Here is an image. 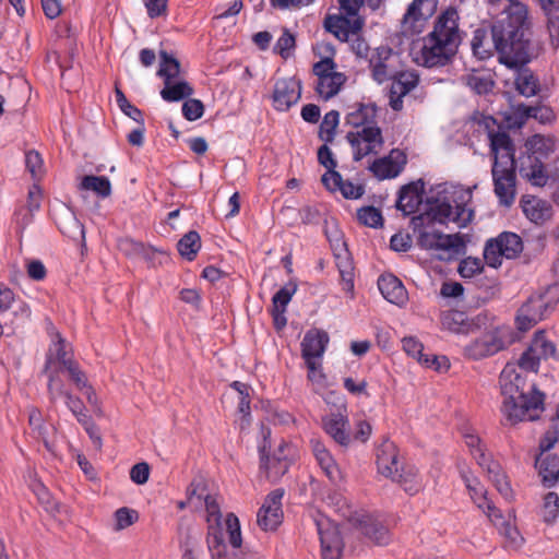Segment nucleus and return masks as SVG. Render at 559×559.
<instances>
[{"label": "nucleus", "instance_id": "obj_1", "mask_svg": "<svg viewBox=\"0 0 559 559\" xmlns=\"http://www.w3.org/2000/svg\"><path fill=\"white\" fill-rule=\"evenodd\" d=\"M479 127L484 129L489 141L490 153L493 157L491 176L493 191L501 205L510 206L516 193L515 147L509 135L507 127L497 122L491 116H485L479 120Z\"/></svg>", "mask_w": 559, "mask_h": 559}, {"label": "nucleus", "instance_id": "obj_2", "mask_svg": "<svg viewBox=\"0 0 559 559\" xmlns=\"http://www.w3.org/2000/svg\"><path fill=\"white\" fill-rule=\"evenodd\" d=\"M461 40L457 11L449 8L438 16L429 34L413 41L409 56L414 63L424 68L445 67L457 52Z\"/></svg>", "mask_w": 559, "mask_h": 559}, {"label": "nucleus", "instance_id": "obj_3", "mask_svg": "<svg viewBox=\"0 0 559 559\" xmlns=\"http://www.w3.org/2000/svg\"><path fill=\"white\" fill-rule=\"evenodd\" d=\"M499 384L503 396L501 412L509 423L533 421L539 418L544 412L545 395L535 385L525 391L526 378L514 362L504 366Z\"/></svg>", "mask_w": 559, "mask_h": 559}, {"label": "nucleus", "instance_id": "obj_4", "mask_svg": "<svg viewBox=\"0 0 559 559\" xmlns=\"http://www.w3.org/2000/svg\"><path fill=\"white\" fill-rule=\"evenodd\" d=\"M471 188L442 185L438 187L437 195L428 200L425 213L427 221L457 228L466 227L473 218L474 211L467 205L472 201Z\"/></svg>", "mask_w": 559, "mask_h": 559}, {"label": "nucleus", "instance_id": "obj_5", "mask_svg": "<svg viewBox=\"0 0 559 559\" xmlns=\"http://www.w3.org/2000/svg\"><path fill=\"white\" fill-rule=\"evenodd\" d=\"M206 510L207 536L206 544L212 559H229L225 535L234 549L242 544L240 523L234 513H228L223 522L221 503L215 496H204Z\"/></svg>", "mask_w": 559, "mask_h": 559}, {"label": "nucleus", "instance_id": "obj_6", "mask_svg": "<svg viewBox=\"0 0 559 559\" xmlns=\"http://www.w3.org/2000/svg\"><path fill=\"white\" fill-rule=\"evenodd\" d=\"M556 150V141L551 136L535 134L526 140L525 153L518 157V171L521 177L536 187L547 185L549 175L545 160Z\"/></svg>", "mask_w": 559, "mask_h": 559}, {"label": "nucleus", "instance_id": "obj_7", "mask_svg": "<svg viewBox=\"0 0 559 559\" xmlns=\"http://www.w3.org/2000/svg\"><path fill=\"white\" fill-rule=\"evenodd\" d=\"M559 301V285L547 286L544 290L530 296L518 311V329L526 332L547 318Z\"/></svg>", "mask_w": 559, "mask_h": 559}, {"label": "nucleus", "instance_id": "obj_8", "mask_svg": "<svg viewBox=\"0 0 559 559\" xmlns=\"http://www.w3.org/2000/svg\"><path fill=\"white\" fill-rule=\"evenodd\" d=\"M516 337L512 328L499 325L467 343L463 347V355L471 360H481L506 349Z\"/></svg>", "mask_w": 559, "mask_h": 559}, {"label": "nucleus", "instance_id": "obj_9", "mask_svg": "<svg viewBox=\"0 0 559 559\" xmlns=\"http://www.w3.org/2000/svg\"><path fill=\"white\" fill-rule=\"evenodd\" d=\"M312 71L317 76L316 91L324 100L337 95L347 80L343 72L336 70L335 62L329 57L316 62Z\"/></svg>", "mask_w": 559, "mask_h": 559}, {"label": "nucleus", "instance_id": "obj_10", "mask_svg": "<svg viewBox=\"0 0 559 559\" xmlns=\"http://www.w3.org/2000/svg\"><path fill=\"white\" fill-rule=\"evenodd\" d=\"M437 10V0H413L408 5L401 24L406 36L420 34Z\"/></svg>", "mask_w": 559, "mask_h": 559}, {"label": "nucleus", "instance_id": "obj_11", "mask_svg": "<svg viewBox=\"0 0 559 559\" xmlns=\"http://www.w3.org/2000/svg\"><path fill=\"white\" fill-rule=\"evenodd\" d=\"M313 521L321 543L322 559H341L344 544L337 526L321 513Z\"/></svg>", "mask_w": 559, "mask_h": 559}, {"label": "nucleus", "instance_id": "obj_12", "mask_svg": "<svg viewBox=\"0 0 559 559\" xmlns=\"http://www.w3.org/2000/svg\"><path fill=\"white\" fill-rule=\"evenodd\" d=\"M347 140L354 148L355 160H360L370 154H378L383 146L382 132L376 126H365L356 132H349Z\"/></svg>", "mask_w": 559, "mask_h": 559}, {"label": "nucleus", "instance_id": "obj_13", "mask_svg": "<svg viewBox=\"0 0 559 559\" xmlns=\"http://www.w3.org/2000/svg\"><path fill=\"white\" fill-rule=\"evenodd\" d=\"M487 316L485 313H478L474 317L467 316L463 311L459 310H447L441 312L440 322L443 330H447L454 334H472L476 331L486 328Z\"/></svg>", "mask_w": 559, "mask_h": 559}, {"label": "nucleus", "instance_id": "obj_14", "mask_svg": "<svg viewBox=\"0 0 559 559\" xmlns=\"http://www.w3.org/2000/svg\"><path fill=\"white\" fill-rule=\"evenodd\" d=\"M328 342L329 336L324 331L311 330L304 336L301 353L309 369L308 378L311 381L317 378V370L320 367L317 359H320L324 354Z\"/></svg>", "mask_w": 559, "mask_h": 559}, {"label": "nucleus", "instance_id": "obj_15", "mask_svg": "<svg viewBox=\"0 0 559 559\" xmlns=\"http://www.w3.org/2000/svg\"><path fill=\"white\" fill-rule=\"evenodd\" d=\"M283 489H275L265 498L257 514V523L263 531H274L282 523Z\"/></svg>", "mask_w": 559, "mask_h": 559}, {"label": "nucleus", "instance_id": "obj_16", "mask_svg": "<svg viewBox=\"0 0 559 559\" xmlns=\"http://www.w3.org/2000/svg\"><path fill=\"white\" fill-rule=\"evenodd\" d=\"M14 304V294L11 289L0 286V336L3 334V325L15 324L17 320L24 321L31 317V309L24 301L14 305V310H8Z\"/></svg>", "mask_w": 559, "mask_h": 559}, {"label": "nucleus", "instance_id": "obj_17", "mask_svg": "<svg viewBox=\"0 0 559 559\" xmlns=\"http://www.w3.org/2000/svg\"><path fill=\"white\" fill-rule=\"evenodd\" d=\"M301 96L300 81L295 78L280 79L273 91V106L276 110L285 111L295 105Z\"/></svg>", "mask_w": 559, "mask_h": 559}, {"label": "nucleus", "instance_id": "obj_18", "mask_svg": "<svg viewBox=\"0 0 559 559\" xmlns=\"http://www.w3.org/2000/svg\"><path fill=\"white\" fill-rule=\"evenodd\" d=\"M533 51L531 47V39L528 38V58L524 62H519L514 66L506 64L509 69H513L514 73V86L518 93L524 97L535 96L540 88L539 80L537 76L525 67L526 63L532 59Z\"/></svg>", "mask_w": 559, "mask_h": 559}, {"label": "nucleus", "instance_id": "obj_19", "mask_svg": "<svg viewBox=\"0 0 559 559\" xmlns=\"http://www.w3.org/2000/svg\"><path fill=\"white\" fill-rule=\"evenodd\" d=\"M407 162L404 152L393 148L388 156L376 159L369 169L379 179L395 178L403 170Z\"/></svg>", "mask_w": 559, "mask_h": 559}, {"label": "nucleus", "instance_id": "obj_20", "mask_svg": "<svg viewBox=\"0 0 559 559\" xmlns=\"http://www.w3.org/2000/svg\"><path fill=\"white\" fill-rule=\"evenodd\" d=\"M461 475L473 501L487 514L492 523L498 525V521L501 520L502 516L497 508L488 500L487 491L484 486L469 473L462 472Z\"/></svg>", "mask_w": 559, "mask_h": 559}, {"label": "nucleus", "instance_id": "obj_21", "mask_svg": "<svg viewBox=\"0 0 559 559\" xmlns=\"http://www.w3.org/2000/svg\"><path fill=\"white\" fill-rule=\"evenodd\" d=\"M418 246L429 251L449 252L461 246V237L459 235H447L438 230L424 229L419 233Z\"/></svg>", "mask_w": 559, "mask_h": 559}, {"label": "nucleus", "instance_id": "obj_22", "mask_svg": "<svg viewBox=\"0 0 559 559\" xmlns=\"http://www.w3.org/2000/svg\"><path fill=\"white\" fill-rule=\"evenodd\" d=\"M393 50L390 47L381 46L372 50L369 57V66L374 81L383 83L394 76L392 64Z\"/></svg>", "mask_w": 559, "mask_h": 559}, {"label": "nucleus", "instance_id": "obj_23", "mask_svg": "<svg viewBox=\"0 0 559 559\" xmlns=\"http://www.w3.org/2000/svg\"><path fill=\"white\" fill-rule=\"evenodd\" d=\"M377 467L378 472L391 479H395L399 468L402 464L399 461V452L396 445L389 440H385L377 449Z\"/></svg>", "mask_w": 559, "mask_h": 559}, {"label": "nucleus", "instance_id": "obj_24", "mask_svg": "<svg viewBox=\"0 0 559 559\" xmlns=\"http://www.w3.org/2000/svg\"><path fill=\"white\" fill-rule=\"evenodd\" d=\"M310 444L312 453L326 477L335 485L341 483L343 479L342 472L323 442L312 438Z\"/></svg>", "mask_w": 559, "mask_h": 559}, {"label": "nucleus", "instance_id": "obj_25", "mask_svg": "<svg viewBox=\"0 0 559 559\" xmlns=\"http://www.w3.org/2000/svg\"><path fill=\"white\" fill-rule=\"evenodd\" d=\"M324 27L341 41H347L349 35H356L362 27L360 19L350 21L345 16L329 15L324 20Z\"/></svg>", "mask_w": 559, "mask_h": 559}, {"label": "nucleus", "instance_id": "obj_26", "mask_svg": "<svg viewBox=\"0 0 559 559\" xmlns=\"http://www.w3.org/2000/svg\"><path fill=\"white\" fill-rule=\"evenodd\" d=\"M382 296L391 304L403 306L407 301V292L403 283L393 274H383L378 280Z\"/></svg>", "mask_w": 559, "mask_h": 559}, {"label": "nucleus", "instance_id": "obj_27", "mask_svg": "<svg viewBox=\"0 0 559 559\" xmlns=\"http://www.w3.org/2000/svg\"><path fill=\"white\" fill-rule=\"evenodd\" d=\"M348 419L341 413H333L323 418V429L341 445L349 443V433L347 431Z\"/></svg>", "mask_w": 559, "mask_h": 559}, {"label": "nucleus", "instance_id": "obj_28", "mask_svg": "<svg viewBox=\"0 0 559 559\" xmlns=\"http://www.w3.org/2000/svg\"><path fill=\"white\" fill-rule=\"evenodd\" d=\"M522 210L525 216L533 223L542 225L551 218V205L538 198L532 197L522 201Z\"/></svg>", "mask_w": 559, "mask_h": 559}, {"label": "nucleus", "instance_id": "obj_29", "mask_svg": "<svg viewBox=\"0 0 559 559\" xmlns=\"http://www.w3.org/2000/svg\"><path fill=\"white\" fill-rule=\"evenodd\" d=\"M69 362H74V360L68 356L64 340L59 334H56V340H52V343L47 353L44 369L50 370L53 368H59V371H63Z\"/></svg>", "mask_w": 559, "mask_h": 559}, {"label": "nucleus", "instance_id": "obj_30", "mask_svg": "<svg viewBox=\"0 0 559 559\" xmlns=\"http://www.w3.org/2000/svg\"><path fill=\"white\" fill-rule=\"evenodd\" d=\"M463 83L476 94H488L492 91L495 81L488 70H472L462 76Z\"/></svg>", "mask_w": 559, "mask_h": 559}, {"label": "nucleus", "instance_id": "obj_31", "mask_svg": "<svg viewBox=\"0 0 559 559\" xmlns=\"http://www.w3.org/2000/svg\"><path fill=\"white\" fill-rule=\"evenodd\" d=\"M361 532L377 545H386L390 542V534L379 521L370 515H362L357 520Z\"/></svg>", "mask_w": 559, "mask_h": 559}, {"label": "nucleus", "instance_id": "obj_32", "mask_svg": "<svg viewBox=\"0 0 559 559\" xmlns=\"http://www.w3.org/2000/svg\"><path fill=\"white\" fill-rule=\"evenodd\" d=\"M536 468L546 487H552L559 480V456L546 455L537 457Z\"/></svg>", "mask_w": 559, "mask_h": 559}, {"label": "nucleus", "instance_id": "obj_33", "mask_svg": "<svg viewBox=\"0 0 559 559\" xmlns=\"http://www.w3.org/2000/svg\"><path fill=\"white\" fill-rule=\"evenodd\" d=\"M421 203V195L417 183L404 186L396 202V207L404 213L411 215L416 212Z\"/></svg>", "mask_w": 559, "mask_h": 559}, {"label": "nucleus", "instance_id": "obj_34", "mask_svg": "<svg viewBox=\"0 0 559 559\" xmlns=\"http://www.w3.org/2000/svg\"><path fill=\"white\" fill-rule=\"evenodd\" d=\"M336 266L341 276V285L344 292L354 293V266L349 259L348 251H338L334 253Z\"/></svg>", "mask_w": 559, "mask_h": 559}, {"label": "nucleus", "instance_id": "obj_35", "mask_svg": "<svg viewBox=\"0 0 559 559\" xmlns=\"http://www.w3.org/2000/svg\"><path fill=\"white\" fill-rule=\"evenodd\" d=\"M393 480L397 481L403 487L405 492L409 495H415L423 488V483L418 475V471L415 466L412 465H402L399 468L396 478Z\"/></svg>", "mask_w": 559, "mask_h": 559}, {"label": "nucleus", "instance_id": "obj_36", "mask_svg": "<svg viewBox=\"0 0 559 559\" xmlns=\"http://www.w3.org/2000/svg\"><path fill=\"white\" fill-rule=\"evenodd\" d=\"M193 94V88L187 81H167L160 91V96L165 102H179Z\"/></svg>", "mask_w": 559, "mask_h": 559}, {"label": "nucleus", "instance_id": "obj_37", "mask_svg": "<svg viewBox=\"0 0 559 559\" xmlns=\"http://www.w3.org/2000/svg\"><path fill=\"white\" fill-rule=\"evenodd\" d=\"M484 469L487 471L489 478L493 481L497 490L506 498L511 499L513 497V492L508 481L506 475L503 474L501 466L496 461H490Z\"/></svg>", "mask_w": 559, "mask_h": 559}, {"label": "nucleus", "instance_id": "obj_38", "mask_svg": "<svg viewBox=\"0 0 559 559\" xmlns=\"http://www.w3.org/2000/svg\"><path fill=\"white\" fill-rule=\"evenodd\" d=\"M288 467L289 462L286 457L273 456L264 459L262 456L261 459V468L265 473V477L271 481L278 480L288 471Z\"/></svg>", "mask_w": 559, "mask_h": 559}, {"label": "nucleus", "instance_id": "obj_39", "mask_svg": "<svg viewBox=\"0 0 559 559\" xmlns=\"http://www.w3.org/2000/svg\"><path fill=\"white\" fill-rule=\"evenodd\" d=\"M80 189L93 191L100 198H107L111 193V183L107 177L87 175L82 178Z\"/></svg>", "mask_w": 559, "mask_h": 559}, {"label": "nucleus", "instance_id": "obj_40", "mask_svg": "<svg viewBox=\"0 0 559 559\" xmlns=\"http://www.w3.org/2000/svg\"><path fill=\"white\" fill-rule=\"evenodd\" d=\"M44 372L48 377L47 391L51 403H55L58 399H66L71 392L66 389L63 380L60 378L59 368L45 370Z\"/></svg>", "mask_w": 559, "mask_h": 559}, {"label": "nucleus", "instance_id": "obj_41", "mask_svg": "<svg viewBox=\"0 0 559 559\" xmlns=\"http://www.w3.org/2000/svg\"><path fill=\"white\" fill-rule=\"evenodd\" d=\"M403 349L405 353L413 358L417 359L420 364H425L427 366L437 365L436 369H440V365L438 362V358L436 356L430 359L428 356L423 354L424 346L423 344L415 337L408 336L402 340Z\"/></svg>", "mask_w": 559, "mask_h": 559}, {"label": "nucleus", "instance_id": "obj_42", "mask_svg": "<svg viewBox=\"0 0 559 559\" xmlns=\"http://www.w3.org/2000/svg\"><path fill=\"white\" fill-rule=\"evenodd\" d=\"M501 247L504 258H515L522 251V240L513 233H502L497 238H492Z\"/></svg>", "mask_w": 559, "mask_h": 559}, {"label": "nucleus", "instance_id": "obj_43", "mask_svg": "<svg viewBox=\"0 0 559 559\" xmlns=\"http://www.w3.org/2000/svg\"><path fill=\"white\" fill-rule=\"evenodd\" d=\"M60 231L73 240L84 241L85 233L81 222L72 214L68 213L58 224Z\"/></svg>", "mask_w": 559, "mask_h": 559}, {"label": "nucleus", "instance_id": "obj_44", "mask_svg": "<svg viewBox=\"0 0 559 559\" xmlns=\"http://www.w3.org/2000/svg\"><path fill=\"white\" fill-rule=\"evenodd\" d=\"M179 253L191 261L201 248V239L197 231L187 233L177 243Z\"/></svg>", "mask_w": 559, "mask_h": 559}, {"label": "nucleus", "instance_id": "obj_45", "mask_svg": "<svg viewBox=\"0 0 559 559\" xmlns=\"http://www.w3.org/2000/svg\"><path fill=\"white\" fill-rule=\"evenodd\" d=\"M159 57L160 63L157 75L164 79V83L167 81H174L180 72L179 61L164 50L159 52Z\"/></svg>", "mask_w": 559, "mask_h": 559}, {"label": "nucleus", "instance_id": "obj_46", "mask_svg": "<svg viewBox=\"0 0 559 559\" xmlns=\"http://www.w3.org/2000/svg\"><path fill=\"white\" fill-rule=\"evenodd\" d=\"M465 443L471 450L472 455L477 461L480 467H485L490 461H493L489 454L486 453L485 448L479 439V437L475 433H466L464 436Z\"/></svg>", "mask_w": 559, "mask_h": 559}, {"label": "nucleus", "instance_id": "obj_47", "mask_svg": "<svg viewBox=\"0 0 559 559\" xmlns=\"http://www.w3.org/2000/svg\"><path fill=\"white\" fill-rule=\"evenodd\" d=\"M340 114L336 110H331L325 114L320 124L319 136L324 142H332L335 135V130L338 126Z\"/></svg>", "mask_w": 559, "mask_h": 559}, {"label": "nucleus", "instance_id": "obj_48", "mask_svg": "<svg viewBox=\"0 0 559 559\" xmlns=\"http://www.w3.org/2000/svg\"><path fill=\"white\" fill-rule=\"evenodd\" d=\"M530 347L540 360L552 357L556 353L555 345L546 338L543 332L535 334Z\"/></svg>", "mask_w": 559, "mask_h": 559}, {"label": "nucleus", "instance_id": "obj_49", "mask_svg": "<svg viewBox=\"0 0 559 559\" xmlns=\"http://www.w3.org/2000/svg\"><path fill=\"white\" fill-rule=\"evenodd\" d=\"M28 425L32 430L34 438L41 440L45 445H48L47 441V427L44 423L43 415L39 409L31 408L28 412Z\"/></svg>", "mask_w": 559, "mask_h": 559}, {"label": "nucleus", "instance_id": "obj_50", "mask_svg": "<svg viewBox=\"0 0 559 559\" xmlns=\"http://www.w3.org/2000/svg\"><path fill=\"white\" fill-rule=\"evenodd\" d=\"M418 82V74L414 72H403L392 84V94L406 95L417 86Z\"/></svg>", "mask_w": 559, "mask_h": 559}, {"label": "nucleus", "instance_id": "obj_51", "mask_svg": "<svg viewBox=\"0 0 559 559\" xmlns=\"http://www.w3.org/2000/svg\"><path fill=\"white\" fill-rule=\"evenodd\" d=\"M374 116V108L372 106L368 105H361L359 108L355 109L354 111H350L346 120L349 124H353L357 128L365 126H370L369 121Z\"/></svg>", "mask_w": 559, "mask_h": 559}, {"label": "nucleus", "instance_id": "obj_52", "mask_svg": "<svg viewBox=\"0 0 559 559\" xmlns=\"http://www.w3.org/2000/svg\"><path fill=\"white\" fill-rule=\"evenodd\" d=\"M116 102H117L120 110L126 116H128L129 118H131L132 120L138 122L139 124H144V119H143L142 111L139 108H136L135 106H133L127 99V97L123 94V92L120 91L119 88H116Z\"/></svg>", "mask_w": 559, "mask_h": 559}, {"label": "nucleus", "instance_id": "obj_53", "mask_svg": "<svg viewBox=\"0 0 559 559\" xmlns=\"http://www.w3.org/2000/svg\"><path fill=\"white\" fill-rule=\"evenodd\" d=\"M474 56L479 59H487L491 56L490 45L486 43V32L484 29H476L473 34L471 41Z\"/></svg>", "mask_w": 559, "mask_h": 559}, {"label": "nucleus", "instance_id": "obj_54", "mask_svg": "<svg viewBox=\"0 0 559 559\" xmlns=\"http://www.w3.org/2000/svg\"><path fill=\"white\" fill-rule=\"evenodd\" d=\"M357 218L362 225L372 228L382 226L383 223L381 212L373 206H365L358 210Z\"/></svg>", "mask_w": 559, "mask_h": 559}, {"label": "nucleus", "instance_id": "obj_55", "mask_svg": "<svg viewBox=\"0 0 559 559\" xmlns=\"http://www.w3.org/2000/svg\"><path fill=\"white\" fill-rule=\"evenodd\" d=\"M504 253L496 240L489 239L484 249V260L487 265L497 269L501 265Z\"/></svg>", "mask_w": 559, "mask_h": 559}, {"label": "nucleus", "instance_id": "obj_56", "mask_svg": "<svg viewBox=\"0 0 559 559\" xmlns=\"http://www.w3.org/2000/svg\"><path fill=\"white\" fill-rule=\"evenodd\" d=\"M139 518V514L135 510L129 509L127 507L118 509L114 513L115 519V531H122L129 526H131Z\"/></svg>", "mask_w": 559, "mask_h": 559}, {"label": "nucleus", "instance_id": "obj_57", "mask_svg": "<svg viewBox=\"0 0 559 559\" xmlns=\"http://www.w3.org/2000/svg\"><path fill=\"white\" fill-rule=\"evenodd\" d=\"M559 497L556 492H548L544 497L542 515L545 522L551 523L558 516Z\"/></svg>", "mask_w": 559, "mask_h": 559}, {"label": "nucleus", "instance_id": "obj_58", "mask_svg": "<svg viewBox=\"0 0 559 559\" xmlns=\"http://www.w3.org/2000/svg\"><path fill=\"white\" fill-rule=\"evenodd\" d=\"M26 169L29 171L35 180H39L44 173V162L40 154L37 151H28L25 154Z\"/></svg>", "mask_w": 559, "mask_h": 559}, {"label": "nucleus", "instance_id": "obj_59", "mask_svg": "<svg viewBox=\"0 0 559 559\" xmlns=\"http://www.w3.org/2000/svg\"><path fill=\"white\" fill-rule=\"evenodd\" d=\"M484 269L483 261L478 258L467 257L460 262L459 273L464 278H471Z\"/></svg>", "mask_w": 559, "mask_h": 559}, {"label": "nucleus", "instance_id": "obj_60", "mask_svg": "<svg viewBox=\"0 0 559 559\" xmlns=\"http://www.w3.org/2000/svg\"><path fill=\"white\" fill-rule=\"evenodd\" d=\"M63 371L68 372L69 378L78 390H84L90 385L85 372L80 368L76 361L69 362Z\"/></svg>", "mask_w": 559, "mask_h": 559}, {"label": "nucleus", "instance_id": "obj_61", "mask_svg": "<svg viewBox=\"0 0 559 559\" xmlns=\"http://www.w3.org/2000/svg\"><path fill=\"white\" fill-rule=\"evenodd\" d=\"M182 559H199L201 554L199 538L188 534L181 542Z\"/></svg>", "mask_w": 559, "mask_h": 559}, {"label": "nucleus", "instance_id": "obj_62", "mask_svg": "<svg viewBox=\"0 0 559 559\" xmlns=\"http://www.w3.org/2000/svg\"><path fill=\"white\" fill-rule=\"evenodd\" d=\"M204 112L203 103L199 99L190 98L182 105V115L189 121L198 120Z\"/></svg>", "mask_w": 559, "mask_h": 559}, {"label": "nucleus", "instance_id": "obj_63", "mask_svg": "<svg viewBox=\"0 0 559 559\" xmlns=\"http://www.w3.org/2000/svg\"><path fill=\"white\" fill-rule=\"evenodd\" d=\"M540 359L535 353L532 352V348L528 347L520 357L519 361L515 364L518 370L524 371H533L537 372L539 367Z\"/></svg>", "mask_w": 559, "mask_h": 559}, {"label": "nucleus", "instance_id": "obj_64", "mask_svg": "<svg viewBox=\"0 0 559 559\" xmlns=\"http://www.w3.org/2000/svg\"><path fill=\"white\" fill-rule=\"evenodd\" d=\"M523 112L527 118L538 119L540 122H550L554 119V112L549 107L522 106Z\"/></svg>", "mask_w": 559, "mask_h": 559}]
</instances>
